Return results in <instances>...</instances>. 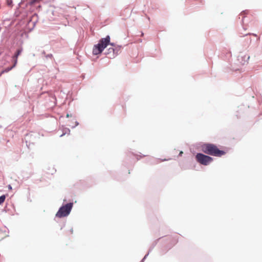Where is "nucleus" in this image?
<instances>
[{
  "label": "nucleus",
  "instance_id": "nucleus-1",
  "mask_svg": "<svg viewBox=\"0 0 262 262\" xmlns=\"http://www.w3.org/2000/svg\"><path fill=\"white\" fill-rule=\"evenodd\" d=\"M110 37L108 35L105 38H101L99 43L94 46L93 49V54L96 55L101 53L106 46L110 44L112 47L107 49L106 55L110 58H114L121 52V47L117 46L114 43H110Z\"/></svg>",
  "mask_w": 262,
  "mask_h": 262
},
{
  "label": "nucleus",
  "instance_id": "nucleus-2",
  "mask_svg": "<svg viewBox=\"0 0 262 262\" xmlns=\"http://www.w3.org/2000/svg\"><path fill=\"white\" fill-rule=\"evenodd\" d=\"M202 150L206 154L215 157H221L225 154L223 150H220L217 147L213 144H205L202 146Z\"/></svg>",
  "mask_w": 262,
  "mask_h": 262
},
{
  "label": "nucleus",
  "instance_id": "nucleus-3",
  "mask_svg": "<svg viewBox=\"0 0 262 262\" xmlns=\"http://www.w3.org/2000/svg\"><path fill=\"white\" fill-rule=\"evenodd\" d=\"M73 207V203H70L64 206L61 207L56 214L58 217L66 216L69 214Z\"/></svg>",
  "mask_w": 262,
  "mask_h": 262
},
{
  "label": "nucleus",
  "instance_id": "nucleus-4",
  "mask_svg": "<svg viewBox=\"0 0 262 262\" xmlns=\"http://www.w3.org/2000/svg\"><path fill=\"white\" fill-rule=\"evenodd\" d=\"M195 159L198 162L203 165H208L213 161L212 158L201 153L196 154Z\"/></svg>",
  "mask_w": 262,
  "mask_h": 262
},
{
  "label": "nucleus",
  "instance_id": "nucleus-5",
  "mask_svg": "<svg viewBox=\"0 0 262 262\" xmlns=\"http://www.w3.org/2000/svg\"><path fill=\"white\" fill-rule=\"evenodd\" d=\"M21 52H22L21 49L18 50L16 53V54L14 56V58H15L14 66H16V64L17 63V61L18 56L21 54Z\"/></svg>",
  "mask_w": 262,
  "mask_h": 262
},
{
  "label": "nucleus",
  "instance_id": "nucleus-6",
  "mask_svg": "<svg viewBox=\"0 0 262 262\" xmlns=\"http://www.w3.org/2000/svg\"><path fill=\"white\" fill-rule=\"evenodd\" d=\"M15 66H14V65L11 67H9V68H8L6 69H5L4 70H3L2 71V73H6V72H9V71H10L11 69H12Z\"/></svg>",
  "mask_w": 262,
  "mask_h": 262
},
{
  "label": "nucleus",
  "instance_id": "nucleus-7",
  "mask_svg": "<svg viewBox=\"0 0 262 262\" xmlns=\"http://www.w3.org/2000/svg\"><path fill=\"white\" fill-rule=\"evenodd\" d=\"M6 196L5 195H3L0 196V205L2 204L5 200Z\"/></svg>",
  "mask_w": 262,
  "mask_h": 262
},
{
  "label": "nucleus",
  "instance_id": "nucleus-8",
  "mask_svg": "<svg viewBox=\"0 0 262 262\" xmlns=\"http://www.w3.org/2000/svg\"><path fill=\"white\" fill-rule=\"evenodd\" d=\"M247 13H248V11H243V12L241 13V15L247 14Z\"/></svg>",
  "mask_w": 262,
  "mask_h": 262
},
{
  "label": "nucleus",
  "instance_id": "nucleus-9",
  "mask_svg": "<svg viewBox=\"0 0 262 262\" xmlns=\"http://www.w3.org/2000/svg\"><path fill=\"white\" fill-rule=\"evenodd\" d=\"M47 57H50V58H51V57H52V54L48 55L47 56Z\"/></svg>",
  "mask_w": 262,
  "mask_h": 262
},
{
  "label": "nucleus",
  "instance_id": "nucleus-10",
  "mask_svg": "<svg viewBox=\"0 0 262 262\" xmlns=\"http://www.w3.org/2000/svg\"><path fill=\"white\" fill-rule=\"evenodd\" d=\"M67 132H68V134L69 135V134H70V130L69 129H67Z\"/></svg>",
  "mask_w": 262,
  "mask_h": 262
},
{
  "label": "nucleus",
  "instance_id": "nucleus-11",
  "mask_svg": "<svg viewBox=\"0 0 262 262\" xmlns=\"http://www.w3.org/2000/svg\"><path fill=\"white\" fill-rule=\"evenodd\" d=\"M182 154H183V152H182V151H181V152H180V155H182Z\"/></svg>",
  "mask_w": 262,
  "mask_h": 262
},
{
  "label": "nucleus",
  "instance_id": "nucleus-12",
  "mask_svg": "<svg viewBox=\"0 0 262 262\" xmlns=\"http://www.w3.org/2000/svg\"><path fill=\"white\" fill-rule=\"evenodd\" d=\"M69 117V114H68L67 115V117Z\"/></svg>",
  "mask_w": 262,
  "mask_h": 262
},
{
  "label": "nucleus",
  "instance_id": "nucleus-13",
  "mask_svg": "<svg viewBox=\"0 0 262 262\" xmlns=\"http://www.w3.org/2000/svg\"><path fill=\"white\" fill-rule=\"evenodd\" d=\"M64 134H62L60 136V137L63 136Z\"/></svg>",
  "mask_w": 262,
  "mask_h": 262
},
{
  "label": "nucleus",
  "instance_id": "nucleus-14",
  "mask_svg": "<svg viewBox=\"0 0 262 262\" xmlns=\"http://www.w3.org/2000/svg\"><path fill=\"white\" fill-rule=\"evenodd\" d=\"M3 73H0V76L3 74Z\"/></svg>",
  "mask_w": 262,
  "mask_h": 262
}]
</instances>
